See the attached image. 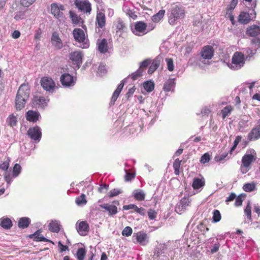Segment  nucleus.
I'll list each match as a JSON object with an SVG mask.
<instances>
[{"label": "nucleus", "instance_id": "nucleus-46", "mask_svg": "<svg viewBox=\"0 0 260 260\" xmlns=\"http://www.w3.org/2000/svg\"><path fill=\"white\" fill-rule=\"evenodd\" d=\"M120 93V92L115 90L114 92H113L112 96L111 99V101L110 102V104L111 105H113L115 104V102L117 100V98H118L119 94Z\"/></svg>", "mask_w": 260, "mask_h": 260}, {"label": "nucleus", "instance_id": "nucleus-50", "mask_svg": "<svg viewBox=\"0 0 260 260\" xmlns=\"http://www.w3.org/2000/svg\"><path fill=\"white\" fill-rule=\"evenodd\" d=\"M133 230L130 226H126L122 232V235L124 236L128 237L132 235Z\"/></svg>", "mask_w": 260, "mask_h": 260}, {"label": "nucleus", "instance_id": "nucleus-24", "mask_svg": "<svg viewBox=\"0 0 260 260\" xmlns=\"http://www.w3.org/2000/svg\"><path fill=\"white\" fill-rule=\"evenodd\" d=\"M42 231L40 230H37L34 234L29 235V237L34 239V240L37 242H52L50 240L46 239L44 236L41 235Z\"/></svg>", "mask_w": 260, "mask_h": 260}, {"label": "nucleus", "instance_id": "nucleus-12", "mask_svg": "<svg viewBox=\"0 0 260 260\" xmlns=\"http://www.w3.org/2000/svg\"><path fill=\"white\" fill-rule=\"evenodd\" d=\"M133 241L135 243H139L144 246L148 242L147 235L143 232H139L134 233L133 236Z\"/></svg>", "mask_w": 260, "mask_h": 260}, {"label": "nucleus", "instance_id": "nucleus-3", "mask_svg": "<svg viewBox=\"0 0 260 260\" xmlns=\"http://www.w3.org/2000/svg\"><path fill=\"white\" fill-rule=\"evenodd\" d=\"M245 64V58L243 54L236 52L234 54L232 62L228 63V66L233 70H238L242 68Z\"/></svg>", "mask_w": 260, "mask_h": 260}, {"label": "nucleus", "instance_id": "nucleus-16", "mask_svg": "<svg viewBox=\"0 0 260 260\" xmlns=\"http://www.w3.org/2000/svg\"><path fill=\"white\" fill-rule=\"evenodd\" d=\"M51 43L56 49H60L63 47L62 40L56 31L53 32L51 38Z\"/></svg>", "mask_w": 260, "mask_h": 260}, {"label": "nucleus", "instance_id": "nucleus-28", "mask_svg": "<svg viewBox=\"0 0 260 260\" xmlns=\"http://www.w3.org/2000/svg\"><path fill=\"white\" fill-rule=\"evenodd\" d=\"M247 34L251 37H255L260 34V27L256 25H253L247 29Z\"/></svg>", "mask_w": 260, "mask_h": 260}, {"label": "nucleus", "instance_id": "nucleus-43", "mask_svg": "<svg viewBox=\"0 0 260 260\" xmlns=\"http://www.w3.org/2000/svg\"><path fill=\"white\" fill-rule=\"evenodd\" d=\"M144 89L147 92H151L154 88V83L151 81L145 82L143 85Z\"/></svg>", "mask_w": 260, "mask_h": 260}, {"label": "nucleus", "instance_id": "nucleus-52", "mask_svg": "<svg viewBox=\"0 0 260 260\" xmlns=\"http://www.w3.org/2000/svg\"><path fill=\"white\" fill-rule=\"evenodd\" d=\"M121 193V191L120 190H119L116 188H114L109 192L108 196L110 198H112L115 196H118V194H119Z\"/></svg>", "mask_w": 260, "mask_h": 260}, {"label": "nucleus", "instance_id": "nucleus-21", "mask_svg": "<svg viewBox=\"0 0 260 260\" xmlns=\"http://www.w3.org/2000/svg\"><path fill=\"white\" fill-rule=\"evenodd\" d=\"M69 17L71 20L72 23L74 25H81L84 23V21L81 17L72 11H69Z\"/></svg>", "mask_w": 260, "mask_h": 260}, {"label": "nucleus", "instance_id": "nucleus-26", "mask_svg": "<svg viewBox=\"0 0 260 260\" xmlns=\"http://www.w3.org/2000/svg\"><path fill=\"white\" fill-rule=\"evenodd\" d=\"M101 207L108 211L109 216H113L117 213V208L115 205L104 204L100 205Z\"/></svg>", "mask_w": 260, "mask_h": 260}, {"label": "nucleus", "instance_id": "nucleus-15", "mask_svg": "<svg viewBox=\"0 0 260 260\" xmlns=\"http://www.w3.org/2000/svg\"><path fill=\"white\" fill-rule=\"evenodd\" d=\"M83 54L81 51H75L70 54V59L79 67L82 63Z\"/></svg>", "mask_w": 260, "mask_h": 260}, {"label": "nucleus", "instance_id": "nucleus-10", "mask_svg": "<svg viewBox=\"0 0 260 260\" xmlns=\"http://www.w3.org/2000/svg\"><path fill=\"white\" fill-rule=\"evenodd\" d=\"M40 83L43 89L47 91H52L55 87V82L49 77H43L41 80Z\"/></svg>", "mask_w": 260, "mask_h": 260}, {"label": "nucleus", "instance_id": "nucleus-1", "mask_svg": "<svg viewBox=\"0 0 260 260\" xmlns=\"http://www.w3.org/2000/svg\"><path fill=\"white\" fill-rule=\"evenodd\" d=\"M30 93L28 85L23 84L19 88L15 100V108L17 110L23 109L28 100Z\"/></svg>", "mask_w": 260, "mask_h": 260}, {"label": "nucleus", "instance_id": "nucleus-35", "mask_svg": "<svg viewBox=\"0 0 260 260\" xmlns=\"http://www.w3.org/2000/svg\"><path fill=\"white\" fill-rule=\"evenodd\" d=\"M175 82L174 79H170L164 84V90L165 91H170L175 87Z\"/></svg>", "mask_w": 260, "mask_h": 260}, {"label": "nucleus", "instance_id": "nucleus-30", "mask_svg": "<svg viewBox=\"0 0 260 260\" xmlns=\"http://www.w3.org/2000/svg\"><path fill=\"white\" fill-rule=\"evenodd\" d=\"M260 137V128L256 127L252 129L248 134V139L250 140H255Z\"/></svg>", "mask_w": 260, "mask_h": 260}, {"label": "nucleus", "instance_id": "nucleus-11", "mask_svg": "<svg viewBox=\"0 0 260 260\" xmlns=\"http://www.w3.org/2000/svg\"><path fill=\"white\" fill-rule=\"evenodd\" d=\"M27 135L31 139L33 140L36 142H38L41 140L42 137L41 129L40 127L37 125L30 127L27 131Z\"/></svg>", "mask_w": 260, "mask_h": 260}, {"label": "nucleus", "instance_id": "nucleus-41", "mask_svg": "<svg viewBox=\"0 0 260 260\" xmlns=\"http://www.w3.org/2000/svg\"><path fill=\"white\" fill-rule=\"evenodd\" d=\"M21 170V167L19 165V164H15L14 166L13 167L12 173L11 174V177H16L20 174Z\"/></svg>", "mask_w": 260, "mask_h": 260}, {"label": "nucleus", "instance_id": "nucleus-19", "mask_svg": "<svg viewBox=\"0 0 260 260\" xmlns=\"http://www.w3.org/2000/svg\"><path fill=\"white\" fill-rule=\"evenodd\" d=\"M9 164H1L0 169L5 171L4 177L5 181L8 184H10L12 181L11 169L9 168Z\"/></svg>", "mask_w": 260, "mask_h": 260}, {"label": "nucleus", "instance_id": "nucleus-57", "mask_svg": "<svg viewBox=\"0 0 260 260\" xmlns=\"http://www.w3.org/2000/svg\"><path fill=\"white\" fill-rule=\"evenodd\" d=\"M36 0H20L21 4L25 7H28L32 5Z\"/></svg>", "mask_w": 260, "mask_h": 260}, {"label": "nucleus", "instance_id": "nucleus-7", "mask_svg": "<svg viewBox=\"0 0 260 260\" xmlns=\"http://www.w3.org/2000/svg\"><path fill=\"white\" fill-rule=\"evenodd\" d=\"M49 99L43 96L35 95L32 99V106L36 108L44 109L47 106Z\"/></svg>", "mask_w": 260, "mask_h": 260}, {"label": "nucleus", "instance_id": "nucleus-42", "mask_svg": "<svg viewBox=\"0 0 260 260\" xmlns=\"http://www.w3.org/2000/svg\"><path fill=\"white\" fill-rule=\"evenodd\" d=\"M256 184L254 182L246 183L244 185L243 189L246 192H250L255 189Z\"/></svg>", "mask_w": 260, "mask_h": 260}, {"label": "nucleus", "instance_id": "nucleus-40", "mask_svg": "<svg viewBox=\"0 0 260 260\" xmlns=\"http://www.w3.org/2000/svg\"><path fill=\"white\" fill-rule=\"evenodd\" d=\"M233 109V108L231 106H227L225 107L221 110V114L222 118L224 119L225 117L229 116L231 114Z\"/></svg>", "mask_w": 260, "mask_h": 260}, {"label": "nucleus", "instance_id": "nucleus-13", "mask_svg": "<svg viewBox=\"0 0 260 260\" xmlns=\"http://www.w3.org/2000/svg\"><path fill=\"white\" fill-rule=\"evenodd\" d=\"M255 16L256 13L254 11H252L250 14L242 12L238 17V21L242 24H247L249 23L251 20L255 18Z\"/></svg>", "mask_w": 260, "mask_h": 260}, {"label": "nucleus", "instance_id": "nucleus-18", "mask_svg": "<svg viewBox=\"0 0 260 260\" xmlns=\"http://www.w3.org/2000/svg\"><path fill=\"white\" fill-rule=\"evenodd\" d=\"M256 153L254 150L250 149L247 151L243 156L242 162H252L256 160Z\"/></svg>", "mask_w": 260, "mask_h": 260}, {"label": "nucleus", "instance_id": "nucleus-34", "mask_svg": "<svg viewBox=\"0 0 260 260\" xmlns=\"http://www.w3.org/2000/svg\"><path fill=\"white\" fill-rule=\"evenodd\" d=\"M133 196L136 200L142 201L145 200V194L141 190H135L133 192Z\"/></svg>", "mask_w": 260, "mask_h": 260}, {"label": "nucleus", "instance_id": "nucleus-8", "mask_svg": "<svg viewBox=\"0 0 260 260\" xmlns=\"http://www.w3.org/2000/svg\"><path fill=\"white\" fill-rule=\"evenodd\" d=\"M63 10H64V6L63 5H58L56 3L51 5V13L57 19L60 20L63 18L64 15L62 12Z\"/></svg>", "mask_w": 260, "mask_h": 260}, {"label": "nucleus", "instance_id": "nucleus-37", "mask_svg": "<svg viewBox=\"0 0 260 260\" xmlns=\"http://www.w3.org/2000/svg\"><path fill=\"white\" fill-rule=\"evenodd\" d=\"M116 27V32H119L120 34H121L124 31V30L126 28V26L124 21L122 19H119L117 21Z\"/></svg>", "mask_w": 260, "mask_h": 260}, {"label": "nucleus", "instance_id": "nucleus-44", "mask_svg": "<svg viewBox=\"0 0 260 260\" xmlns=\"http://www.w3.org/2000/svg\"><path fill=\"white\" fill-rule=\"evenodd\" d=\"M76 203L78 205H84L87 203L86 200L85 196L84 194H82L79 197L76 199Z\"/></svg>", "mask_w": 260, "mask_h": 260}, {"label": "nucleus", "instance_id": "nucleus-20", "mask_svg": "<svg viewBox=\"0 0 260 260\" xmlns=\"http://www.w3.org/2000/svg\"><path fill=\"white\" fill-rule=\"evenodd\" d=\"M147 24L143 21L137 22L135 25L134 33L137 36H142L145 34L146 30Z\"/></svg>", "mask_w": 260, "mask_h": 260}, {"label": "nucleus", "instance_id": "nucleus-36", "mask_svg": "<svg viewBox=\"0 0 260 260\" xmlns=\"http://www.w3.org/2000/svg\"><path fill=\"white\" fill-rule=\"evenodd\" d=\"M165 12L166 11L165 10H160L152 17V20L155 23L159 22L164 17Z\"/></svg>", "mask_w": 260, "mask_h": 260}, {"label": "nucleus", "instance_id": "nucleus-9", "mask_svg": "<svg viewBox=\"0 0 260 260\" xmlns=\"http://www.w3.org/2000/svg\"><path fill=\"white\" fill-rule=\"evenodd\" d=\"M75 5L77 8L84 13L90 14L91 11V4L87 1H82L76 0Z\"/></svg>", "mask_w": 260, "mask_h": 260}, {"label": "nucleus", "instance_id": "nucleus-4", "mask_svg": "<svg viewBox=\"0 0 260 260\" xmlns=\"http://www.w3.org/2000/svg\"><path fill=\"white\" fill-rule=\"evenodd\" d=\"M72 34L75 40L78 43H83V48H87L89 47V44L88 42H85L86 37L84 31L79 28H75L72 32Z\"/></svg>", "mask_w": 260, "mask_h": 260}, {"label": "nucleus", "instance_id": "nucleus-58", "mask_svg": "<svg viewBox=\"0 0 260 260\" xmlns=\"http://www.w3.org/2000/svg\"><path fill=\"white\" fill-rule=\"evenodd\" d=\"M210 160V155L208 153H205L201 158V162H208Z\"/></svg>", "mask_w": 260, "mask_h": 260}, {"label": "nucleus", "instance_id": "nucleus-59", "mask_svg": "<svg viewBox=\"0 0 260 260\" xmlns=\"http://www.w3.org/2000/svg\"><path fill=\"white\" fill-rule=\"evenodd\" d=\"M242 197H244V196L241 194L236 198L235 203L236 206H240L242 205L243 202V200L242 199Z\"/></svg>", "mask_w": 260, "mask_h": 260}, {"label": "nucleus", "instance_id": "nucleus-55", "mask_svg": "<svg viewBox=\"0 0 260 260\" xmlns=\"http://www.w3.org/2000/svg\"><path fill=\"white\" fill-rule=\"evenodd\" d=\"M150 60L149 59H146L143 60L140 64V69L143 70L144 71V70L150 64Z\"/></svg>", "mask_w": 260, "mask_h": 260}, {"label": "nucleus", "instance_id": "nucleus-48", "mask_svg": "<svg viewBox=\"0 0 260 260\" xmlns=\"http://www.w3.org/2000/svg\"><path fill=\"white\" fill-rule=\"evenodd\" d=\"M125 172L126 173V174L125 176V181H131L135 177V173L129 172L128 170L127 169H125Z\"/></svg>", "mask_w": 260, "mask_h": 260}, {"label": "nucleus", "instance_id": "nucleus-60", "mask_svg": "<svg viewBox=\"0 0 260 260\" xmlns=\"http://www.w3.org/2000/svg\"><path fill=\"white\" fill-rule=\"evenodd\" d=\"M252 43L254 45V48L258 49L259 47L260 40L257 38H254L252 40Z\"/></svg>", "mask_w": 260, "mask_h": 260}, {"label": "nucleus", "instance_id": "nucleus-45", "mask_svg": "<svg viewBox=\"0 0 260 260\" xmlns=\"http://www.w3.org/2000/svg\"><path fill=\"white\" fill-rule=\"evenodd\" d=\"M221 215L220 212L217 210H215L213 212L212 219L213 222H217L221 220Z\"/></svg>", "mask_w": 260, "mask_h": 260}, {"label": "nucleus", "instance_id": "nucleus-62", "mask_svg": "<svg viewBox=\"0 0 260 260\" xmlns=\"http://www.w3.org/2000/svg\"><path fill=\"white\" fill-rule=\"evenodd\" d=\"M58 245L59 248L60 252H62L66 251L68 248V247L67 246L63 245L60 241L58 242Z\"/></svg>", "mask_w": 260, "mask_h": 260}, {"label": "nucleus", "instance_id": "nucleus-25", "mask_svg": "<svg viewBox=\"0 0 260 260\" xmlns=\"http://www.w3.org/2000/svg\"><path fill=\"white\" fill-rule=\"evenodd\" d=\"M89 225L86 221H82L79 223L77 229L81 235H85L89 231Z\"/></svg>", "mask_w": 260, "mask_h": 260}, {"label": "nucleus", "instance_id": "nucleus-56", "mask_svg": "<svg viewBox=\"0 0 260 260\" xmlns=\"http://www.w3.org/2000/svg\"><path fill=\"white\" fill-rule=\"evenodd\" d=\"M245 213L246 214L247 218L251 220V207L250 206L249 203L248 204L247 206L246 207L245 210H244Z\"/></svg>", "mask_w": 260, "mask_h": 260}, {"label": "nucleus", "instance_id": "nucleus-23", "mask_svg": "<svg viewBox=\"0 0 260 260\" xmlns=\"http://www.w3.org/2000/svg\"><path fill=\"white\" fill-rule=\"evenodd\" d=\"M40 116V114L38 112L32 110H29L26 113V118L27 120L32 122H37Z\"/></svg>", "mask_w": 260, "mask_h": 260}, {"label": "nucleus", "instance_id": "nucleus-39", "mask_svg": "<svg viewBox=\"0 0 260 260\" xmlns=\"http://www.w3.org/2000/svg\"><path fill=\"white\" fill-rule=\"evenodd\" d=\"M7 122L11 127L16 126L17 123V117L14 114H11L7 119Z\"/></svg>", "mask_w": 260, "mask_h": 260}, {"label": "nucleus", "instance_id": "nucleus-22", "mask_svg": "<svg viewBox=\"0 0 260 260\" xmlns=\"http://www.w3.org/2000/svg\"><path fill=\"white\" fill-rule=\"evenodd\" d=\"M96 44L98 45V51L101 53H105L108 51V46L107 40L106 39H103L101 40H98Z\"/></svg>", "mask_w": 260, "mask_h": 260}, {"label": "nucleus", "instance_id": "nucleus-61", "mask_svg": "<svg viewBox=\"0 0 260 260\" xmlns=\"http://www.w3.org/2000/svg\"><path fill=\"white\" fill-rule=\"evenodd\" d=\"M136 87L135 86H134L133 87L129 88L127 91V92L126 94V96L127 98H129V97L132 96L133 94H134V92L136 90Z\"/></svg>", "mask_w": 260, "mask_h": 260}, {"label": "nucleus", "instance_id": "nucleus-2", "mask_svg": "<svg viewBox=\"0 0 260 260\" xmlns=\"http://www.w3.org/2000/svg\"><path fill=\"white\" fill-rule=\"evenodd\" d=\"M185 10L180 5L173 4L168 12V21L171 25L176 24V21L184 18Z\"/></svg>", "mask_w": 260, "mask_h": 260}, {"label": "nucleus", "instance_id": "nucleus-17", "mask_svg": "<svg viewBox=\"0 0 260 260\" xmlns=\"http://www.w3.org/2000/svg\"><path fill=\"white\" fill-rule=\"evenodd\" d=\"M106 18L104 12L98 11L96 15L95 25L98 28H103L106 25Z\"/></svg>", "mask_w": 260, "mask_h": 260}, {"label": "nucleus", "instance_id": "nucleus-27", "mask_svg": "<svg viewBox=\"0 0 260 260\" xmlns=\"http://www.w3.org/2000/svg\"><path fill=\"white\" fill-rule=\"evenodd\" d=\"M160 63V59L159 57H156L154 59L149 68L148 70V73L149 74H152L159 67Z\"/></svg>", "mask_w": 260, "mask_h": 260}, {"label": "nucleus", "instance_id": "nucleus-51", "mask_svg": "<svg viewBox=\"0 0 260 260\" xmlns=\"http://www.w3.org/2000/svg\"><path fill=\"white\" fill-rule=\"evenodd\" d=\"M251 164H243L241 167L240 170L243 174L247 173L250 169Z\"/></svg>", "mask_w": 260, "mask_h": 260}, {"label": "nucleus", "instance_id": "nucleus-14", "mask_svg": "<svg viewBox=\"0 0 260 260\" xmlns=\"http://www.w3.org/2000/svg\"><path fill=\"white\" fill-rule=\"evenodd\" d=\"M62 85L64 87H70L75 84L74 77L69 73L63 74L60 78Z\"/></svg>", "mask_w": 260, "mask_h": 260}, {"label": "nucleus", "instance_id": "nucleus-38", "mask_svg": "<svg viewBox=\"0 0 260 260\" xmlns=\"http://www.w3.org/2000/svg\"><path fill=\"white\" fill-rule=\"evenodd\" d=\"M86 250L84 248H79L76 253V257L77 260H84L86 255Z\"/></svg>", "mask_w": 260, "mask_h": 260}, {"label": "nucleus", "instance_id": "nucleus-53", "mask_svg": "<svg viewBox=\"0 0 260 260\" xmlns=\"http://www.w3.org/2000/svg\"><path fill=\"white\" fill-rule=\"evenodd\" d=\"M181 164H173V168L175 170V174L179 175L180 173L183 172V169L180 167Z\"/></svg>", "mask_w": 260, "mask_h": 260}, {"label": "nucleus", "instance_id": "nucleus-63", "mask_svg": "<svg viewBox=\"0 0 260 260\" xmlns=\"http://www.w3.org/2000/svg\"><path fill=\"white\" fill-rule=\"evenodd\" d=\"M42 32L40 29L37 30L35 34L34 38L36 40H39L41 37Z\"/></svg>", "mask_w": 260, "mask_h": 260}, {"label": "nucleus", "instance_id": "nucleus-49", "mask_svg": "<svg viewBox=\"0 0 260 260\" xmlns=\"http://www.w3.org/2000/svg\"><path fill=\"white\" fill-rule=\"evenodd\" d=\"M143 72V70L139 68L136 72L132 74V79L133 80H137L139 77L142 75Z\"/></svg>", "mask_w": 260, "mask_h": 260}, {"label": "nucleus", "instance_id": "nucleus-31", "mask_svg": "<svg viewBox=\"0 0 260 260\" xmlns=\"http://www.w3.org/2000/svg\"><path fill=\"white\" fill-rule=\"evenodd\" d=\"M30 223V219L28 217L20 218L18 222V226L19 228L25 229L27 228Z\"/></svg>", "mask_w": 260, "mask_h": 260}, {"label": "nucleus", "instance_id": "nucleus-6", "mask_svg": "<svg viewBox=\"0 0 260 260\" xmlns=\"http://www.w3.org/2000/svg\"><path fill=\"white\" fill-rule=\"evenodd\" d=\"M211 59V46H205L201 52V56L199 60L204 64H210Z\"/></svg>", "mask_w": 260, "mask_h": 260}, {"label": "nucleus", "instance_id": "nucleus-33", "mask_svg": "<svg viewBox=\"0 0 260 260\" xmlns=\"http://www.w3.org/2000/svg\"><path fill=\"white\" fill-rule=\"evenodd\" d=\"M205 185V181L202 179L195 178L193 179L192 186L194 189H198Z\"/></svg>", "mask_w": 260, "mask_h": 260}, {"label": "nucleus", "instance_id": "nucleus-5", "mask_svg": "<svg viewBox=\"0 0 260 260\" xmlns=\"http://www.w3.org/2000/svg\"><path fill=\"white\" fill-rule=\"evenodd\" d=\"M191 200L189 197H183L176 205L175 211L181 214L186 210L187 209L188 207L191 206Z\"/></svg>", "mask_w": 260, "mask_h": 260}, {"label": "nucleus", "instance_id": "nucleus-29", "mask_svg": "<svg viewBox=\"0 0 260 260\" xmlns=\"http://www.w3.org/2000/svg\"><path fill=\"white\" fill-rule=\"evenodd\" d=\"M60 224L56 220L51 221L49 224V230L53 233H58L60 230Z\"/></svg>", "mask_w": 260, "mask_h": 260}, {"label": "nucleus", "instance_id": "nucleus-54", "mask_svg": "<svg viewBox=\"0 0 260 260\" xmlns=\"http://www.w3.org/2000/svg\"><path fill=\"white\" fill-rule=\"evenodd\" d=\"M148 216L150 220L155 219L157 216V212L155 210L150 209L148 211Z\"/></svg>", "mask_w": 260, "mask_h": 260}, {"label": "nucleus", "instance_id": "nucleus-47", "mask_svg": "<svg viewBox=\"0 0 260 260\" xmlns=\"http://www.w3.org/2000/svg\"><path fill=\"white\" fill-rule=\"evenodd\" d=\"M166 61L167 64V68L169 71H173L174 70V62L173 60L170 58H166Z\"/></svg>", "mask_w": 260, "mask_h": 260}, {"label": "nucleus", "instance_id": "nucleus-64", "mask_svg": "<svg viewBox=\"0 0 260 260\" xmlns=\"http://www.w3.org/2000/svg\"><path fill=\"white\" fill-rule=\"evenodd\" d=\"M20 36V32L18 30H14L12 34V37L14 39H18Z\"/></svg>", "mask_w": 260, "mask_h": 260}, {"label": "nucleus", "instance_id": "nucleus-32", "mask_svg": "<svg viewBox=\"0 0 260 260\" xmlns=\"http://www.w3.org/2000/svg\"><path fill=\"white\" fill-rule=\"evenodd\" d=\"M0 222L1 226L5 229L8 230L12 226V220L9 218H2Z\"/></svg>", "mask_w": 260, "mask_h": 260}]
</instances>
